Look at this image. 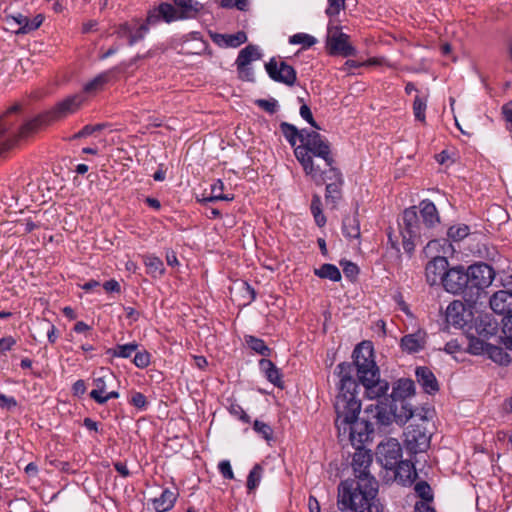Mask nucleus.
<instances>
[{
  "mask_svg": "<svg viewBox=\"0 0 512 512\" xmlns=\"http://www.w3.org/2000/svg\"><path fill=\"white\" fill-rule=\"evenodd\" d=\"M148 25L147 21L143 24H141L135 32L130 33V40L128 41L129 45H134L136 42L144 38V35L148 31Z\"/></svg>",
  "mask_w": 512,
  "mask_h": 512,
  "instance_id": "55",
  "label": "nucleus"
},
{
  "mask_svg": "<svg viewBox=\"0 0 512 512\" xmlns=\"http://www.w3.org/2000/svg\"><path fill=\"white\" fill-rule=\"evenodd\" d=\"M219 471L225 479H233L234 473L228 460H223L218 465Z\"/></svg>",
  "mask_w": 512,
  "mask_h": 512,
  "instance_id": "60",
  "label": "nucleus"
},
{
  "mask_svg": "<svg viewBox=\"0 0 512 512\" xmlns=\"http://www.w3.org/2000/svg\"><path fill=\"white\" fill-rule=\"evenodd\" d=\"M349 36L339 32L337 27L328 28L327 50L330 55L343 57L355 56L356 49L349 44Z\"/></svg>",
  "mask_w": 512,
  "mask_h": 512,
  "instance_id": "14",
  "label": "nucleus"
},
{
  "mask_svg": "<svg viewBox=\"0 0 512 512\" xmlns=\"http://www.w3.org/2000/svg\"><path fill=\"white\" fill-rule=\"evenodd\" d=\"M261 57L262 54L259 52L257 46L249 44L239 52L236 59V66H249L252 61L259 60Z\"/></svg>",
  "mask_w": 512,
  "mask_h": 512,
  "instance_id": "32",
  "label": "nucleus"
},
{
  "mask_svg": "<svg viewBox=\"0 0 512 512\" xmlns=\"http://www.w3.org/2000/svg\"><path fill=\"white\" fill-rule=\"evenodd\" d=\"M404 435V445L411 454L422 453L430 446L431 436L422 424L409 425Z\"/></svg>",
  "mask_w": 512,
  "mask_h": 512,
  "instance_id": "10",
  "label": "nucleus"
},
{
  "mask_svg": "<svg viewBox=\"0 0 512 512\" xmlns=\"http://www.w3.org/2000/svg\"><path fill=\"white\" fill-rule=\"evenodd\" d=\"M109 81V74L102 73L96 76L93 80L89 81L84 86V91L91 93L103 88V86Z\"/></svg>",
  "mask_w": 512,
  "mask_h": 512,
  "instance_id": "40",
  "label": "nucleus"
},
{
  "mask_svg": "<svg viewBox=\"0 0 512 512\" xmlns=\"http://www.w3.org/2000/svg\"><path fill=\"white\" fill-rule=\"evenodd\" d=\"M221 7L226 9L237 8L240 11H246L248 0H221Z\"/></svg>",
  "mask_w": 512,
  "mask_h": 512,
  "instance_id": "53",
  "label": "nucleus"
},
{
  "mask_svg": "<svg viewBox=\"0 0 512 512\" xmlns=\"http://www.w3.org/2000/svg\"><path fill=\"white\" fill-rule=\"evenodd\" d=\"M394 469L396 478L400 479L404 484H411L417 477L415 466L410 461L400 459Z\"/></svg>",
  "mask_w": 512,
  "mask_h": 512,
  "instance_id": "26",
  "label": "nucleus"
},
{
  "mask_svg": "<svg viewBox=\"0 0 512 512\" xmlns=\"http://www.w3.org/2000/svg\"><path fill=\"white\" fill-rule=\"evenodd\" d=\"M300 115L301 117L306 120L313 128L320 130V126L317 124V122L314 120L311 109L307 104H302L300 107Z\"/></svg>",
  "mask_w": 512,
  "mask_h": 512,
  "instance_id": "56",
  "label": "nucleus"
},
{
  "mask_svg": "<svg viewBox=\"0 0 512 512\" xmlns=\"http://www.w3.org/2000/svg\"><path fill=\"white\" fill-rule=\"evenodd\" d=\"M102 127H103V125H101V124L86 125L79 132L74 134L73 139H78V138L89 136V135L93 134L94 132L101 130Z\"/></svg>",
  "mask_w": 512,
  "mask_h": 512,
  "instance_id": "59",
  "label": "nucleus"
},
{
  "mask_svg": "<svg viewBox=\"0 0 512 512\" xmlns=\"http://www.w3.org/2000/svg\"><path fill=\"white\" fill-rule=\"evenodd\" d=\"M131 404L136 408L143 409L147 405V400L144 394L135 392L131 398Z\"/></svg>",
  "mask_w": 512,
  "mask_h": 512,
  "instance_id": "62",
  "label": "nucleus"
},
{
  "mask_svg": "<svg viewBox=\"0 0 512 512\" xmlns=\"http://www.w3.org/2000/svg\"><path fill=\"white\" fill-rule=\"evenodd\" d=\"M342 231L344 236L348 239L360 238V222L357 213L344 217L342 221Z\"/></svg>",
  "mask_w": 512,
  "mask_h": 512,
  "instance_id": "30",
  "label": "nucleus"
},
{
  "mask_svg": "<svg viewBox=\"0 0 512 512\" xmlns=\"http://www.w3.org/2000/svg\"><path fill=\"white\" fill-rule=\"evenodd\" d=\"M249 347L262 356H269L271 353L270 348L265 344L262 339L249 336L246 340Z\"/></svg>",
  "mask_w": 512,
  "mask_h": 512,
  "instance_id": "39",
  "label": "nucleus"
},
{
  "mask_svg": "<svg viewBox=\"0 0 512 512\" xmlns=\"http://www.w3.org/2000/svg\"><path fill=\"white\" fill-rule=\"evenodd\" d=\"M247 41V35L244 31H238L235 34H227L226 47H238Z\"/></svg>",
  "mask_w": 512,
  "mask_h": 512,
  "instance_id": "49",
  "label": "nucleus"
},
{
  "mask_svg": "<svg viewBox=\"0 0 512 512\" xmlns=\"http://www.w3.org/2000/svg\"><path fill=\"white\" fill-rule=\"evenodd\" d=\"M337 505L341 511L350 510L352 512H382V507L379 505V503L366 501V504H364V501H361V499H356L355 505L351 504L349 506H343L338 499Z\"/></svg>",
  "mask_w": 512,
  "mask_h": 512,
  "instance_id": "31",
  "label": "nucleus"
},
{
  "mask_svg": "<svg viewBox=\"0 0 512 512\" xmlns=\"http://www.w3.org/2000/svg\"><path fill=\"white\" fill-rule=\"evenodd\" d=\"M353 362H342L339 365L351 366L352 380L365 388V394L369 399L378 398L389 390V383L380 379V371L373 358V349L369 343L363 342L353 351Z\"/></svg>",
  "mask_w": 512,
  "mask_h": 512,
  "instance_id": "3",
  "label": "nucleus"
},
{
  "mask_svg": "<svg viewBox=\"0 0 512 512\" xmlns=\"http://www.w3.org/2000/svg\"><path fill=\"white\" fill-rule=\"evenodd\" d=\"M265 70L269 77L275 82L283 83L289 87L296 83V70L285 61L277 60L275 57H272L265 64Z\"/></svg>",
  "mask_w": 512,
  "mask_h": 512,
  "instance_id": "12",
  "label": "nucleus"
},
{
  "mask_svg": "<svg viewBox=\"0 0 512 512\" xmlns=\"http://www.w3.org/2000/svg\"><path fill=\"white\" fill-rule=\"evenodd\" d=\"M177 14V9L173 4L162 2L157 7L149 10L146 21L147 24L155 25L163 21L165 23H172L180 20Z\"/></svg>",
  "mask_w": 512,
  "mask_h": 512,
  "instance_id": "17",
  "label": "nucleus"
},
{
  "mask_svg": "<svg viewBox=\"0 0 512 512\" xmlns=\"http://www.w3.org/2000/svg\"><path fill=\"white\" fill-rule=\"evenodd\" d=\"M426 108H427V99L421 98L420 96L417 95L413 102V113H414L415 119L424 124L426 123V115H425Z\"/></svg>",
  "mask_w": 512,
  "mask_h": 512,
  "instance_id": "37",
  "label": "nucleus"
},
{
  "mask_svg": "<svg viewBox=\"0 0 512 512\" xmlns=\"http://www.w3.org/2000/svg\"><path fill=\"white\" fill-rule=\"evenodd\" d=\"M447 235L453 241H461L469 235V227L465 224L451 226L447 231Z\"/></svg>",
  "mask_w": 512,
  "mask_h": 512,
  "instance_id": "42",
  "label": "nucleus"
},
{
  "mask_svg": "<svg viewBox=\"0 0 512 512\" xmlns=\"http://www.w3.org/2000/svg\"><path fill=\"white\" fill-rule=\"evenodd\" d=\"M289 42L291 44H301L304 48H309L316 43V39L305 33H297L290 37Z\"/></svg>",
  "mask_w": 512,
  "mask_h": 512,
  "instance_id": "44",
  "label": "nucleus"
},
{
  "mask_svg": "<svg viewBox=\"0 0 512 512\" xmlns=\"http://www.w3.org/2000/svg\"><path fill=\"white\" fill-rule=\"evenodd\" d=\"M259 366L267 380L279 388H283L282 375L275 364L269 359H261Z\"/></svg>",
  "mask_w": 512,
  "mask_h": 512,
  "instance_id": "27",
  "label": "nucleus"
},
{
  "mask_svg": "<svg viewBox=\"0 0 512 512\" xmlns=\"http://www.w3.org/2000/svg\"><path fill=\"white\" fill-rule=\"evenodd\" d=\"M84 97L75 94L57 102L50 110H47L32 120L26 122L19 131L20 138H26L35 133L41 126L50 125L53 122L62 120L68 115L75 113L82 105Z\"/></svg>",
  "mask_w": 512,
  "mask_h": 512,
  "instance_id": "4",
  "label": "nucleus"
},
{
  "mask_svg": "<svg viewBox=\"0 0 512 512\" xmlns=\"http://www.w3.org/2000/svg\"><path fill=\"white\" fill-rule=\"evenodd\" d=\"M133 362L138 368H145L150 364V354L147 351L137 352Z\"/></svg>",
  "mask_w": 512,
  "mask_h": 512,
  "instance_id": "58",
  "label": "nucleus"
},
{
  "mask_svg": "<svg viewBox=\"0 0 512 512\" xmlns=\"http://www.w3.org/2000/svg\"><path fill=\"white\" fill-rule=\"evenodd\" d=\"M417 495L422 499V501H432L433 494L430 485L426 481H420L415 484L414 487Z\"/></svg>",
  "mask_w": 512,
  "mask_h": 512,
  "instance_id": "43",
  "label": "nucleus"
},
{
  "mask_svg": "<svg viewBox=\"0 0 512 512\" xmlns=\"http://www.w3.org/2000/svg\"><path fill=\"white\" fill-rule=\"evenodd\" d=\"M429 501L416 502L414 510L415 512H436L435 509L428 504Z\"/></svg>",
  "mask_w": 512,
  "mask_h": 512,
  "instance_id": "64",
  "label": "nucleus"
},
{
  "mask_svg": "<svg viewBox=\"0 0 512 512\" xmlns=\"http://www.w3.org/2000/svg\"><path fill=\"white\" fill-rule=\"evenodd\" d=\"M337 370L340 382L334 403L337 415L335 426L339 436L348 434L352 445L362 447L365 443L372 441L373 424L365 418H358L361 401L357 397L358 384L350 377L351 366L338 365Z\"/></svg>",
  "mask_w": 512,
  "mask_h": 512,
  "instance_id": "1",
  "label": "nucleus"
},
{
  "mask_svg": "<svg viewBox=\"0 0 512 512\" xmlns=\"http://www.w3.org/2000/svg\"><path fill=\"white\" fill-rule=\"evenodd\" d=\"M340 265L343 268L344 275L350 280H355L357 275L359 274L358 266L350 261H341Z\"/></svg>",
  "mask_w": 512,
  "mask_h": 512,
  "instance_id": "50",
  "label": "nucleus"
},
{
  "mask_svg": "<svg viewBox=\"0 0 512 512\" xmlns=\"http://www.w3.org/2000/svg\"><path fill=\"white\" fill-rule=\"evenodd\" d=\"M415 393V383L411 379H399L393 386L392 392L390 395H387V392L378 397V401H384L386 403L404 401L408 397L412 396Z\"/></svg>",
  "mask_w": 512,
  "mask_h": 512,
  "instance_id": "18",
  "label": "nucleus"
},
{
  "mask_svg": "<svg viewBox=\"0 0 512 512\" xmlns=\"http://www.w3.org/2000/svg\"><path fill=\"white\" fill-rule=\"evenodd\" d=\"M294 154L305 173L314 170L312 155L322 158L327 166H331L335 162L329 142L316 131H308L305 134L304 142L294 149Z\"/></svg>",
  "mask_w": 512,
  "mask_h": 512,
  "instance_id": "5",
  "label": "nucleus"
},
{
  "mask_svg": "<svg viewBox=\"0 0 512 512\" xmlns=\"http://www.w3.org/2000/svg\"><path fill=\"white\" fill-rule=\"evenodd\" d=\"M487 354H489L491 359L500 364L509 362V355L506 352H504L503 349L500 347L490 344V346H488Z\"/></svg>",
  "mask_w": 512,
  "mask_h": 512,
  "instance_id": "46",
  "label": "nucleus"
},
{
  "mask_svg": "<svg viewBox=\"0 0 512 512\" xmlns=\"http://www.w3.org/2000/svg\"><path fill=\"white\" fill-rule=\"evenodd\" d=\"M502 331L505 335L504 343L506 347L512 349V315L504 320Z\"/></svg>",
  "mask_w": 512,
  "mask_h": 512,
  "instance_id": "52",
  "label": "nucleus"
},
{
  "mask_svg": "<svg viewBox=\"0 0 512 512\" xmlns=\"http://www.w3.org/2000/svg\"><path fill=\"white\" fill-rule=\"evenodd\" d=\"M114 381V375L110 371H104L99 377L94 378V389L90 392V397L98 404H104L109 399L119 397L117 391L107 392V385Z\"/></svg>",
  "mask_w": 512,
  "mask_h": 512,
  "instance_id": "16",
  "label": "nucleus"
},
{
  "mask_svg": "<svg viewBox=\"0 0 512 512\" xmlns=\"http://www.w3.org/2000/svg\"><path fill=\"white\" fill-rule=\"evenodd\" d=\"M239 78L243 81L253 82L255 80L253 69L249 66L237 67Z\"/></svg>",
  "mask_w": 512,
  "mask_h": 512,
  "instance_id": "61",
  "label": "nucleus"
},
{
  "mask_svg": "<svg viewBox=\"0 0 512 512\" xmlns=\"http://www.w3.org/2000/svg\"><path fill=\"white\" fill-rule=\"evenodd\" d=\"M468 306H474L482 295L486 294L493 279L495 278V271L492 266L484 262H479L468 266Z\"/></svg>",
  "mask_w": 512,
  "mask_h": 512,
  "instance_id": "8",
  "label": "nucleus"
},
{
  "mask_svg": "<svg viewBox=\"0 0 512 512\" xmlns=\"http://www.w3.org/2000/svg\"><path fill=\"white\" fill-rule=\"evenodd\" d=\"M255 104L266 112L273 114L276 112L278 103L275 99H257Z\"/></svg>",
  "mask_w": 512,
  "mask_h": 512,
  "instance_id": "54",
  "label": "nucleus"
},
{
  "mask_svg": "<svg viewBox=\"0 0 512 512\" xmlns=\"http://www.w3.org/2000/svg\"><path fill=\"white\" fill-rule=\"evenodd\" d=\"M180 20L194 19L203 10L204 5L196 0H173Z\"/></svg>",
  "mask_w": 512,
  "mask_h": 512,
  "instance_id": "23",
  "label": "nucleus"
},
{
  "mask_svg": "<svg viewBox=\"0 0 512 512\" xmlns=\"http://www.w3.org/2000/svg\"><path fill=\"white\" fill-rule=\"evenodd\" d=\"M417 383L429 395H435L440 390L439 382L433 371L427 366H418L415 369Z\"/></svg>",
  "mask_w": 512,
  "mask_h": 512,
  "instance_id": "21",
  "label": "nucleus"
},
{
  "mask_svg": "<svg viewBox=\"0 0 512 512\" xmlns=\"http://www.w3.org/2000/svg\"><path fill=\"white\" fill-rule=\"evenodd\" d=\"M321 198L319 195L314 194L311 201V212L314 216L315 222L319 227H323L326 223V217L321 209Z\"/></svg>",
  "mask_w": 512,
  "mask_h": 512,
  "instance_id": "36",
  "label": "nucleus"
},
{
  "mask_svg": "<svg viewBox=\"0 0 512 512\" xmlns=\"http://www.w3.org/2000/svg\"><path fill=\"white\" fill-rule=\"evenodd\" d=\"M365 413L367 415L371 414L375 418L376 423L382 426L391 424L393 420L397 423L405 424L414 416V410L406 400L391 403L378 401L375 406H368L365 409Z\"/></svg>",
  "mask_w": 512,
  "mask_h": 512,
  "instance_id": "6",
  "label": "nucleus"
},
{
  "mask_svg": "<svg viewBox=\"0 0 512 512\" xmlns=\"http://www.w3.org/2000/svg\"><path fill=\"white\" fill-rule=\"evenodd\" d=\"M145 265L147 266L150 273H159L162 274L164 272V265L160 258L155 256H147L145 258Z\"/></svg>",
  "mask_w": 512,
  "mask_h": 512,
  "instance_id": "48",
  "label": "nucleus"
},
{
  "mask_svg": "<svg viewBox=\"0 0 512 512\" xmlns=\"http://www.w3.org/2000/svg\"><path fill=\"white\" fill-rule=\"evenodd\" d=\"M416 206L409 207L403 211L402 222L399 223L400 235L402 237L403 249L406 253L412 254L417 243L422 242V237L428 239V230L420 222Z\"/></svg>",
  "mask_w": 512,
  "mask_h": 512,
  "instance_id": "7",
  "label": "nucleus"
},
{
  "mask_svg": "<svg viewBox=\"0 0 512 512\" xmlns=\"http://www.w3.org/2000/svg\"><path fill=\"white\" fill-rule=\"evenodd\" d=\"M223 190V182L221 180H217V182L212 185L211 192L212 195L209 198L203 199V201H216V200H225L229 201L232 200L233 197H229L228 195L222 194Z\"/></svg>",
  "mask_w": 512,
  "mask_h": 512,
  "instance_id": "45",
  "label": "nucleus"
},
{
  "mask_svg": "<svg viewBox=\"0 0 512 512\" xmlns=\"http://www.w3.org/2000/svg\"><path fill=\"white\" fill-rule=\"evenodd\" d=\"M314 273L320 278L334 282L341 280L340 270L333 264L325 263L320 268L315 269Z\"/></svg>",
  "mask_w": 512,
  "mask_h": 512,
  "instance_id": "33",
  "label": "nucleus"
},
{
  "mask_svg": "<svg viewBox=\"0 0 512 512\" xmlns=\"http://www.w3.org/2000/svg\"><path fill=\"white\" fill-rule=\"evenodd\" d=\"M43 21H44V16L42 14H38L33 18V20L29 19L27 26L20 27L19 30L17 31V33L25 34L30 31L36 30L41 26Z\"/></svg>",
  "mask_w": 512,
  "mask_h": 512,
  "instance_id": "51",
  "label": "nucleus"
},
{
  "mask_svg": "<svg viewBox=\"0 0 512 512\" xmlns=\"http://www.w3.org/2000/svg\"><path fill=\"white\" fill-rule=\"evenodd\" d=\"M472 307L466 308L463 302L458 300L452 301L446 309L447 323L457 328H466L467 333H471V323L474 317L471 310Z\"/></svg>",
  "mask_w": 512,
  "mask_h": 512,
  "instance_id": "11",
  "label": "nucleus"
},
{
  "mask_svg": "<svg viewBox=\"0 0 512 512\" xmlns=\"http://www.w3.org/2000/svg\"><path fill=\"white\" fill-rule=\"evenodd\" d=\"M345 7V0H328V8L326 14L328 16H335L339 14L340 10Z\"/></svg>",
  "mask_w": 512,
  "mask_h": 512,
  "instance_id": "57",
  "label": "nucleus"
},
{
  "mask_svg": "<svg viewBox=\"0 0 512 512\" xmlns=\"http://www.w3.org/2000/svg\"><path fill=\"white\" fill-rule=\"evenodd\" d=\"M426 332L417 330L415 333L407 334L401 338L400 346L407 353H417L425 348Z\"/></svg>",
  "mask_w": 512,
  "mask_h": 512,
  "instance_id": "22",
  "label": "nucleus"
},
{
  "mask_svg": "<svg viewBox=\"0 0 512 512\" xmlns=\"http://www.w3.org/2000/svg\"><path fill=\"white\" fill-rule=\"evenodd\" d=\"M468 335L470 338L469 345H468V351L471 354L480 355V354L488 352V346H490L489 343H486L483 340V338L481 339L479 336L476 337L472 331H471V333H468Z\"/></svg>",
  "mask_w": 512,
  "mask_h": 512,
  "instance_id": "34",
  "label": "nucleus"
},
{
  "mask_svg": "<svg viewBox=\"0 0 512 512\" xmlns=\"http://www.w3.org/2000/svg\"><path fill=\"white\" fill-rule=\"evenodd\" d=\"M376 455L386 469L393 470L402 457V448L397 439L389 438L378 444Z\"/></svg>",
  "mask_w": 512,
  "mask_h": 512,
  "instance_id": "13",
  "label": "nucleus"
},
{
  "mask_svg": "<svg viewBox=\"0 0 512 512\" xmlns=\"http://www.w3.org/2000/svg\"><path fill=\"white\" fill-rule=\"evenodd\" d=\"M422 223L429 231L440 222V217L435 204L429 200H422L419 204Z\"/></svg>",
  "mask_w": 512,
  "mask_h": 512,
  "instance_id": "25",
  "label": "nucleus"
},
{
  "mask_svg": "<svg viewBox=\"0 0 512 512\" xmlns=\"http://www.w3.org/2000/svg\"><path fill=\"white\" fill-rule=\"evenodd\" d=\"M253 429L258 434L262 435V437L266 441H270V440L273 439V429L267 423H264V422L259 421V420H255L254 424H253Z\"/></svg>",
  "mask_w": 512,
  "mask_h": 512,
  "instance_id": "47",
  "label": "nucleus"
},
{
  "mask_svg": "<svg viewBox=\"0 0 512 512\" xmlns=\"http://www.w3.org/2000/svg\"><path fill=\"white\" fill-rule=\"evenodd\" d=\"M373 456L370 450L356 447L352 459L354 478L342 481L338 486L339 502L343 506L355 505L356 499L377 502L378 482L370 473Z\"/></svg>",
  "mask_w": 512,
  "mask_h": 512,
  "instance_id": "2",
  "label": "nucleus"
},
{
  "mask_svg": "<svg viewBox=\"0 0 512 512\" xmlns=\"http://www.w3.org/2000/svg\"><path fill=\"white\" fill-rule=\"evenodd\" d=\"M504 287L509 290H499L495 292L489 300L491 309L500 315H504L503 321L512 315V275H509L505 282Z\"/></svg>",
  "mask_w": 512,
  "mask_h": 512,
  "instance_id": "15",
  "label": "nucleus"
},
{
  "mask_svg": "<svg viewBox=\"0 0 512 512\" xmlns=\"http://www.w3.org/2000/svg\"><path fill=\"white\" fill-rule=\"evenodd\" d=\"M472 331L483 339H489L491 336L496 335L498 331V323L489 314L479 315L476 318L473 317Z\"/></svg>",
  "mask_w": 512,
  "mask_h": 512,
  "instance_id": "20",
  "label": "nucleus"
},
{
  "mask_svg": "<svg viewBox=\"0 0 512 512\" xmlns=\"http://www.w3.org/2000/svg\"><path fill=\"white\" fill-rule=\"evenodd\" d=\"M343 182H330L326 185L325 199L331 201L334 205L341 199V186Z\"/></svg>",
  "mask_w": 512,
  "mask_h": 512,
  "instance_id": "38",
  "label": "nucleus"
},
{
  "mask_svg": "<svg viewBox=\"0 0 512 512\" xmlns=\"http://www.w3.org/2000/svg\"><path fill=\"white\" fill-rule=\"evenodd\" d=\"M443 277L444 289L452 294H462L464 301L468 304V276L467 269L458 265L449 268Z\"/></svg>",
  "mask_w": 512,
  "mask_h": 512,
  "instance_id": "9",
  "label": "nucleus"
},
{
  "mask_svg": "<svg viewBox=\"0 0 512 512\" xmlns=\"http://www.w3.org/2000/svg\"><path fill=\"white\" fill-rule=\"evenodd\" d=\"M280 130L289 144L293 147L296 145L297 140L303 143L305 134L308 132L306 129L298 130L296 126L288 122H282L280 124Z\"/></svg>",
  "mask_w": 512,
  "mask_h": 512,
  "instance_id": "29",
  "label": "nucleus"
},
{
  "mask_svg": "<svg viewBox=\"0 0 512 512\" xmlns=\"http://www.w3.org/2000/svg\"><path fill=\"white\" fill-rule=\"evenodd\" d=\"M137 348L138 344L133 342L124 345H117L115 348L108 349L106 353L112 357L129 358Z\"/></svg>",
  "mask_w": 512,
  "mask_h": 512,
  "instance_id": "35",
  "label": "nucleus"
},
{
  "mask_svg": "<svg viewBox=\"0 0 512 512\" xmlns=\"http://www.w3.org/2000/svg\"><path fill=\"white\" fill-rule=\"evenodd\" d=\"M448 260L444 256H436L430 260L425 267V277L429 285H435L438 282L443 284V277L448 270Z\"/></svg>",
  "mask_w": 512,
  "mask_h": 512,
  "instance_id": "19",
  "label": "nucleus"
},
{
  "mask_svg": "<svg viewBox=\"0 0 512 512\" xmlns=\"http://www.w3.org/2000/svg\"><path fill=\"white\" fill-rule=\"evenodd\" d=\"M16 341L12 336L4 337L0 339V354L9 351L14 345Z\"/></svg>",
  "mask_w": 512,
  "mask_h": 512,
  "instance_id": "63",
  "label": "nucleus"
},
{
  "mask_svg": "<svg viewBox=\"0 0 512 512\" xmlns=\"http://www.w3.org/2000/svg\"><path fill=\"white\" fill-rule=\"evenodd\" d=\"M263 468L260 464H256L250 471L247 477V488L249 491H253L260 483L262 477Z\"/></svg>",
  "mask_w": 512,
  "mask_h": 512,
  "instance_id": "41",
  "label": "nucleus"
},
{
  "mask_svg": "<svg viewBox=\"0 0 512 512\" xmlns=\"http://www.w3.org/2000/svg\"><path fill=\"white\" fill-rule=\"evenodd\" d=\"M176 499L177 493L164 489L158 498L153 499V508L156 512H166L174 506Z\"/></svg>",
  "mask_w": 512,
  "mask_h": 512,
  "instance_id": "28",
  "label": "nucleus"
},
{
  "mask_svg": "<svg viewBox=\"0 0 512 512\" xmlns=\"http://www.w3.org/2000/svg\"><path fill=\"white\" fill-rule=\"evenodd\" d=\"M328 167V170L322 171L319 169V167L314 166V170L306 174L311 176L316 185H323L327 180H330L331 182H343L340 170L334 167L333 164Z\"/></svg>",
  "mask_w": 512,
  "mask_h": 512,
  "instance_id": "24",
  "label": "nucleus"
}]
</instances>
